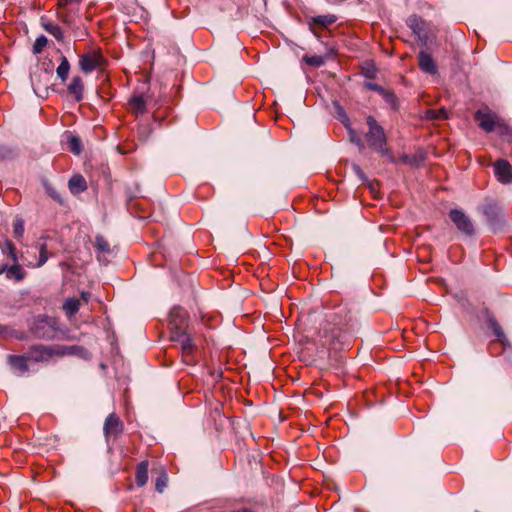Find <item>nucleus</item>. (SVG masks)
Listing matches in <instances>:
<instances>
[{
    "mask_svg": "<svg viewBox=\"0 0 512 512\" xmlns=\"http://www.w3.org/2000/svg\"><path fill=\"white\" fill-rule=\"evenodd\" d=\"M29 359L26 356H17V355H9L8 363L12 367L14 371H18L21 374L26 373L28 371L27 362Z\"/></svg>",
    "mask_w": 512,
    "mask_h": 512,
    "instance_id": "a211bd4d",
    "label": "nucleus"
},
{
    "mask_svg": "<svg viewBox=\"0 0 512 512\" xmlns=\"http://www.w3.org/2000/svg\"><path fill=\"white\" fill-rule=\"evenodd\" d=\"M54 348V356H68L75 355L80 358H86L88 356V351L79 345H53Z\"/></svg>",
    "mask_w": 512,
    "mask_h": 512,
    "instance_id": "f8f14e48",
    "label": "nucleus"
},
{
    "mask_svg": "<svg viewBox=\"0 0 512 512\" xmlns=\"http://www.w3.org/2000/svg\"><path fill=\"white\" fill-rule=\"evenodd\" d=\"M482 211L493 231H499L504 227L506 223L505 215L502 208L495 201L487 200L482 207Z\"/></svg>",
    "mask_w": 512,
    "mask_h": 512,
    "instance_id": "7ed1b4c3",
    "label": "nucleus"
},
{
    "mask_svg": "<svg viewBox=\"0 0 512 512\" xmlns=\"http://www.w3.org/2000/svg\"><path fill=\"white\" fill-rule=\"evenodd\" d=\"M167 485V478L166 476H162V477H159L157 480H156V490L158 492H163L164 488L166 487Z\"/></svg>",
    "mask_w": 512,
    "mask_h": 512,
    "instance_id": "f704fd0d",
    "label": "nucleus"
},
{
    "mask_svg": "<svg viewBox=\"0 0 512 512\" xmlns=\"http://www.w3.org/2000/svg\"><path fill=\"white\" fill-rule=\"evenodd\" d=\"M105 58L100 51L94 50L87 54H83L79 59V66L84 73H91L98 67L103 66Z\"/></svg>",
    "mask_w": 512,
    "mask_h": 512,
    "instance_id": "39448f33",
    "label": "nucleus"
},
{
    "mask_svg": "<svg viewBox=\"0 0 512 512\" xmlns=\"http://www.w3.org/2000/svg\"><path fill=\"white\" fill-rule=\"evenodd\" d=\"M80 308V301L76 298H69L63 304V309L68 317L74 316Z\"/></svg>",
    "mask_w": 512,
    "mask_h": 512,
    "instance_id": "393cba45",
    "label": "nucleus"
},
{
    "mask_svg": "<svg viewBox=\"0 0 512 512\" xmlns=\"http://www.w3.org/2000/svg\"><path fill=\"white\" fill-rule=\"evenodd\" d=\"M337 21V17L333 14H327V15H318L313 16L307 19V24L309 26V30L313 33V35L320 39L321 36L318 33L316 27L321 28H328L332 24H334Z\"/></svg>",
    "mask_w": 512,
    "mask_h": 512,
    "instance_id": "6e6552de",
    "label": "nucleus"
},
{
    "mask_svg": "<svg viewBox=\"0 0 512 512\" xmlns=\"http://www.w3.org/2000/svg\"><path fill=\"white\" fill-rule=\"evenodd\" d=\"M365 76H366V77H368V78H372V77H374L373 71L367 70V71L365 72Z\"/></svg>",
    "mask_w": 512,
    "mask_h": 512,
    "instance_id": "ea45409f",
    "label": "nucleus"
},
{
    "mask_svg": "<svg viewBox=\"0 0 512 512\" xmlns=\"http://www.w3.org/2000/svg\"><path fill=\"white\" fill-rule=\"evenodd\" d=\"M493 166L495 176L500 183H512V166L507 160H497Z\"/></svg>",
    "mask_w": 512,
    "mask_h": 512,
    "instance_id": "9d476101",
    "label": "nucleus"
},
{
    "mask_svg": "<svg viewBox=\"0 0 512 512\" xmlns=\"http://www.w3.org/2000/svg\"><path fill=\"white\" fill-rule=\"evenodd\" d=\"M147 101L142 95H134L129 100L132 111L136 114H144L146 112Z\"/></svg>",
    "mask_w": 512,
    "mask_h": 512,
    "instance_id": "aec40b11",
    "label": "nucleus"
},
{
    "mask_svg": "<svg viewBox=\"0 0 512 512\" xmlns=\"http://www.w3.org/2000/svg\"><path fill=\"white\" fill-rule=\"evenodd\" d=\"M426 116L429 119H445L447 118V112L445 109H430L426 112Z\"/></svg>",
    "mask_w": 512,
    "mask_h": 512,
    "instance_id": "2f4dec72",
    "label": "nucleus"
},
{
    "mask_svg": "<svg viewBox=\"0 0 512 512\" xmlns=\"http://www.w3.org/2000/svg\"><path fill=\"white\" fill-rule=\"evenodd\" d=\"M449 218L454 223L456 228L462 234L471 237L474 235V224L470 217L461 209H452L449 212Z\"/></svg>",
    "mask_w": 512,
    "mask_h": 512,
    "instance_id": "20e7f679",
    "label": "nucleus"
},
{
    "mask_svg": "<svg viewBox=\"0 0 512 512\" xmlns=\"http://www.w3.org/2000/svg\"><path fill=\"white\" fill-rule=\"evenodd\" d=\"M13 233L16 238H21L24 234V221L17 217L13 222Z\"/></svg>",
    "mask_w": 512,
    "mask_h": 512,
    "instance_id": "c756f323",
    "label": "nucleus"
},
{
    "mask_svg": "<svg viewBox=\"0 0 512 512\" xmlns=\"http://www.w3.org/2000/svg\"><path fill=\"white\" fill-rule=\"evenodd\" d=\"M68 92L77 102L83 99L84 84L80 76H74L68 85Z\"/></svg>",
    "mask_w": 512,
    "mask_h": 512,
    "instance_id": "f3484780",
    "label": "nucleus"
},
{
    "mask_svg": "<svg viewBox=\"0 0 512 512\" xmlns=\"http://www.w3.org/2000/svg\"><path fill=\"white\" fill-rule=\"evenodd\" d=\"M42 26L46 32L56 38L58 41L63 40V31L61 27L52 22H42Z\"/></svg>",
    "mask_w": 512,
    "mask_h": 512,
    "instance_id": "5701e85b",
    "label": "nucleus"
},
{
    "mask_svg": "<svg viewBox=\"0 0 512 512\" xmlns=\"http://www.w3.org/2000/svg\"><path fill=\"white\" fill-rule=\"evenodd\" d=\"M3 270L7 279L14 280L16 282L22 281L26 275L24 269L18 264V261L10 266L8 264H4Z\"/></svg>",
    "mask_w": 512,
    "mask_h": 512,
    "instance_id": "2eb2a0df",
    "label": "nucleus"
},
{
    "mask_svg": "<svg viewBox=\"0 0 512 512\" xmlns=\"http://www.w3.org/2000/svg\"><path fill=\"white\" fill-rule=\"evenodd\" d=\"M232 512H252V511L247 509V508H242V509L235 510V511H232Z\"/></svg>",
    "mask_w": 512,
    "mask_h": 512,
    "instance_id": "a19ab883",
    "label": "nucleus"
},
{
    "mask_svg": "<svg viewBox=\"0 0 512 512\" xmlns=\"http://www.w3.org/2000/svg\"><path fill=\"white\" fill-rule=\"evenodd\" d=\"M68 148L72 153H74L76 155L80 154L81 150H82V145H81L80 139L74 135H69L68 136Z\"/></svg>",
    "mask_w": 512,
    "mask_h": 512,
    "instance_id": "a878e982",
    "label": "nucleus"
},
{
    "mask_svg": "<svg viewBox=\"0 0 512 512\" xmlns=\"http://www.w3.org/2000/svg\"><path fill=\"white\" fill-rule=\"evenodd\" d=\"M350 139L353 143L362 146V141L359 135H357L354 131L350 130Z\"/></svg>",
    "mask_w": 512,
    "mask_h": 512,
    "instance_id": "c9c22d12",
    "label": "nucleus"
},
{
    "mask_svg": "<svg viewBox=\"0 0 512 512\" xmlns=\"http://www.w3.org/2000/svg\"><path fill=\"white\" fill-rule=\"evenodd\" d=\"M3 252L7 253V255L10 257L13 263L17 262V255H16V249L15 246L11 241H6L5 247L3 248Z\"/></svg>",
    "mask_w": 512,
    "mask_h": 512,
    "instance_id": "473e14b6",
    "label": "nucleus"
},
{
    "mask_svg": "<svg viewBox=\"0 0 512 512\" xmlns=\"http://www.w3.org/2000/svg\"><path fill=\"white\" fill-rule=\"evenodd\" d=\"M487 322L489 328L492 330L494 336L496 339L503 345V346H509V341L501 327V325L498 323L496 318L493 315H488Z\"/></svg>",
    "mask_w": 512,
    "mask_h": 512,
    "instance_id": "dca6fc26",
    "label": "nucleus"
},
{
    "mask_svg": "<svg viewBox=\"0 0 512 512\" xmlns=\"http://www.w3.org/2000/svg\"><path fill=\"white\" fill-rule=\"evenodd\" d=\"M37 248L39 250V259H38V262H37V264L35 266L36 267H41V266H43L47 262V260L49 258L48 252H47V245H46L44 237L39 239L38 244H37Z\"/></svg>",
    "mask_w": 512,
    "mask_h": 512,
    "instance_id": "4be33fe9",
    "label": "nucleus"
},
{
    "mask_svg": "<svg viewBox=\"0 0 512 512\" xmlns=\"http://www.w3.org/2000/svg\"><path fill=\"white\" fill-rule=\"evenodd\" d=\"M364 86L368 89V90H372V91H375L377 93H379L380 95L382 94V92L384 91L385 88H383L382 86H380L379 84L377 83H373V82H366L364 84Z\"/></svg>",
    "mask_w": 512,
    "mask_h": 512,
    "instance_id": "72a5a7b5",
    "label": "nucleus"
},
{
    "mask_svg": "<svg viewBox=\"0 0 512 512\" xmlns=\"http://www.w3.org/2000/svg\"><path fill=\"white\" fill-rule=\"evenodd\" d=\"M418 64H419V68L425 73L435 74L437 72V66H436L432 56L425 51L419 52Z\"/></svg>",
    "mask_w": 512,
    "mask_h": 512,
    "instance_id": "4468645a",
    "label": "nucleus"
},
{
    "mask_svg": "<svg viewBox=\"0 0 512 512\" xmlns=\"http://www.w3.org/2000/svg\"><path fill=\"white\" fill-rule=\"evenodd\" d=\"M95 247L101 253H109L110 245L103 236H96Z\"/></svg>",
    "mask_w": 512,
    "mask_h": 512,
    "instance_id": "cd10ccee",
    "label": "nucleus"
},
{
    "mask_svg": "<svg viewBox=\"0 0 512 512\" xmlns=\"http://www.w3.org/2000/svg\"><path fill=\"white\" fill-rule=\"evenodd\" d=\"M368 131L365 138L369 148L379 153L382 157L393 158L391 151L387 148V137L384 128L373 116L366 118Z\"/></svg>",
    "mask_w": 512,
    "mask_h": 512,
    "instance_id": "f03ea898",
    "label": "nucleus"
},
{
    "mask_svg": "<svg viewBox=\"0 0 512 512\" xmlns=\"http://www.w3.org/2000/svg\"><path fill=\"white\" fill-rule=\"evenodd\" d=\"M303 60L306 62V64L314 67H321L325 63V58L322 56H304Z\"/></svg>",
    "mask_w": 512,
    "mask_h": 512,
    "instance_id": "c85d7f7f",
    "label": "nucleus"
},
{
    "mask_svg": "<svg viewBox=\"0 0 512 512\" xmlns=\"http://www.w3.org/2000/svg\"><path fill=\"white\" fill-rule=\"evenodd\" d=\"M353 170H354L355 174L359 177L360 180H362V181L366 180V176H365L364 172L358 165H354Z\"/></svg>",
    "mask_w": 512,
    "mask_h": 512,
    "instance_id": "e433bc0d",
    "label": "nucleus"
},
{
    "mask_svg": "<svg viewBox=\"0 0 512 512\" xmlns=\"http://www.w3.org/2000/svg\"><path fill=\"white\" fill-rule=\"evenodd\" d=\"M69 71H70V63H69L68 59L65 56H61L60 64L56 69L57 76L62 81H65L68 78Z\"/></svg>",
    "mask_w": 512,
    "mask_h": 512,
    "instance_id": "b1692460",
    "label": "nucleus"
},
{
    "mask_svg": "<svg viewBox=\"0 0 512 512\" xmlns=\"http://www.w3.org/2000/svg\"><path fill=\"white\" fill-rule=\"evenodd\" d=\"M406 24L412 30L413 34L416 35L418 41H420L423 45H426L429 38L426 22L421 17L412 15L407 19Z\"/></svg>",
    "mask_w": 512,
    "mask_h": 512,
    "instance_id": "423d86ee",
    "label": "nucleus"
},
{
    "mask_svg": "<svg viewBox=\"0 0 512 512\" xmlns=\"http://www.w3.org/2000/svg\"><path fill=\"white\" fill-rule=\"evenodd\" d=\"M69 189L72 194H79L84 192L87 189V183L85 178L80 175H73L69 180Z\"/></svg>",
    "mask_w": 512,
    "mask_h": 512,
    "instance_id": "6ab92c4d",
    "label": "nucleus"
},
{
    "mask_svg": "<svg viewBox=\"0 0 512 512\" xmlns=\"http://www.w3.org/2000/svg\"><path fill=\"white\" fill-rule=\"evenodd\" d=\"M328 321L334 325L341 326L347 324L351 320L350 311L345 305H339L335 311L327 315Z\"/></svg>",
    "mask_w": 512,
    "mask_h": 512,
    "instance_id": "ddd939ff",
    "label": "nucleus"
},
{
    "mask_svg": "<svg viewBox=\"0 0 512 512\" xmlns=\"http://www.w3.org/2000/svg\"><path fill=\"white\" fill-rule=\"evenodd\" d=\"M47 43L48 40L44 35L37 37L33 45V52L35 54L41 53L46 47Z\"/></svg>",
    "mask_w": 512,
    "mask_h": 512,
    "instance_id": "7c9ffc66",
    "label": "nucleus"
},
{
    "mask_svg": "<svg viewBox=\"0 0 512 512\" xmlns=\"http://www.w3.org/2000/svg\"><path fill=\"white\" fill-rule=\"evenodd\" d=\"M148 481V462L142 461L136 468V483L139 487L144 486Z\"/></svg>",
    "mask_w": 512,
    "mask_h": 512,
    "instance_id": "412c9836",
    "label": "nucleus"
},
{
    "mask_svg": "<svg viewBox=\"0 0 512 512\" xmlns=\"http://www.w3.org/2000/svg\"><path fill=\"white\" fill-rule=\"evenodd\" d=\"M475 119L478 121L479 126L486 132H492L498 125V119L495 114L478 110L475 114Z\"/></svg>",
    "mask_w": 512,
    "mask_h": 512,
    "instance_id": "9b49d317",
    "label": "nucleus"
},
{
    "mask_svg": "<svg viewBox=\"0 0 512 512\" xmlns=\"http://www.w3.org/2000/svg\"><path fill=\"white\" fill-rule=\"evenodd\" d=\"M4 273L3 266L0 268V275Z\"/></svg>",
    "mask_w": 512,
    "mask_h": 512,
    "instance_id": "79ce46f5",
    "label": "nucleus"
},
{
    "mask_svg": "<svg viewBox=\"0 0 512 512\" xmlns=\"http://www.w3.org/2000/svg\"><path fill=\"white\" fill-rule=\"evenodd\" d=\"M170 318V339L175 342H179L181 345L182 352L185 355H189L193 352L194 345L189 334L186 332L187 327V312L181 307H174L169 313Z\"/></svg>",
    "mask_w": 512,
    "mask_h": 512,
    "instance_id": "f257e3e1",
    "label": "nucleus"
},
{
    "mask_svg": "<svg viewBox=\"0 0 512 512\" xmlns=\"http://www.w3.org/2000/svg\"><path fill=\"white\" fill-rule=\"evenodd\" d=\"M381 96L392 108L396 109L398 107V100L395 93L390 89H384Z\"/></svg>",
    "mask_w": 512,
    "mask_h": 512,
    "instance_id": "bb28decb",
    "label": "nucleus"
},
{
    "mask_svg": "<svg viewBox=\"0 0 512 512\" xmlns=\"http://www.w3.org/2000/svg\"><path fill=\"white\" fill-rule=\"evenodd\" d=\"M54 356L53 345H35L27 352V358L33 362H47Z\"/></svg>",
    "mask_w": 512,
    "mask_h": 512,
    "instance_id": "1a4fd4ad",
    "label": "nucleus"
},
{
    "mask_svg": "<svg viewBox=\"0 0 512 512\" xmlns=\"http://www.w3.org/2000/svg\"><path fill=\"white\" fill-rule=\"evenodd\" d=\"M58 17L61 19L64 23L69 24V21L66 16L62 15L60 12H58Z\"/></svg>",
    "mask_w": 512,
    "mask_h": 512,
    "instance_id": "58836bf2",
    "label": "nucleus"
},
{
    "mask_svg": "<svg viewBox=\"0 0 512 512\" xmlns=\"http://www.w3.org/2000/svg\"><path fill=\"white\" fill-rule=\"evenodd\" d=\"M124 424L116 413H110L105 419L103 432L107 440L117 437L123 432Z\"/></svg>",
    "mask_w": 512,
    "mask_h": 512,
    "instance_id": "0eeeda50",
    "label": "nucleus"
},
{
    "mask_svg": "<svg viewBox=\"0 0 512 512\" xmlns=\"http://www.w3.org/2000/svg\"><path fill=\"white\" fill-rule=\"evenodd\" d=\"M90 296H91V295H90V293H89V292H85V291H83V292L81 293V298L83 299V301H84L85 303H88V301H89V299H90Z\"/></svg>",
    "mask_w": 512,
    "mask_h": 512,
    "instance_id": "4c0bfd02",
    "label": "nucleus"
}]
</instances>
